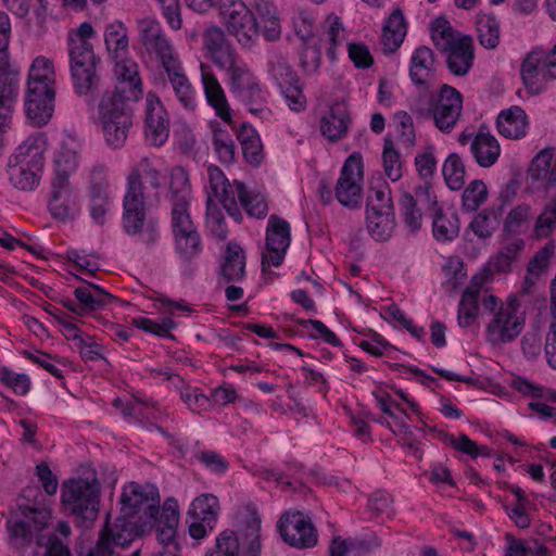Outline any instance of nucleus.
Returning a JSON list of instances; mask_svg holds the SVG:
<instances>
[{"instance_id":"9d476101","label":"nucleus","mask_w":556,"mask_h":556,"mask_svg":"<svg viewBox=\"0 0 556 556\" xmlns=\"http://www.w3.org/2000/svg\"><path fill=\"white\" fill-rule=\"evenodd\" d=\"M127 102L118 98L117 93H104L98 105V123L105 143L112 149L125 146L129 129L132 126V116L127 109Z\"/></svg>"},{"instance_id":"a878e982","label":"nucleus","mask_w":556,"mask_h":556,"mask_svg":"<svg viewBox=\"0 0 556 556\" xmlns=\"http://www.w3.org/2000/svg\"><path fill=\"white\" fill-rule=\"evenodd\" d=\"M20 92L17 68L0 71V130L9 127Z\"/></svg>"},{"instance_id":"6e6552de","label":"nucleus","mask_w":556,"mask_h":556,"mask_svg":"<svg viewBox=\"0 0 556 556\" xmlns=\"http://www.w3.org/2000/svg\"><path fill=\"white\" fill-rule=\"evenodd\" d=\"M101 484L97 471L91 467H81L77 478L62 484L61 502L66 510L80 521L92 522L99 514Z\"/></svg>"},{"instance_id":"0e129e2a","label":"nucleus","mask_w":556,"mask_h":556,"mask_svg":"<svg viewBox=\"0 0 556 556\" xmlns=\"http://www.w3.org/2000/svg\"><path fill=\"white\" fill-rule=\"evenodd\" d=\"M443 442L454 450L466 454L472 458L478 456H489L490 448L485 445L479 446L475 441H472L467 434L462 433L458 437L454 434L446 433L443 437Z\"/></svg>"},{"instance_id":"a211bd4d","label":"nucleus","mask_w":556,"mask_h":556,"mask_svg":"<svg viewBox=\"0 0 556 556\" xmlns=\"http://www.w3.org/2000/svg\"><path fill=\"white\" fill-rule=\"evenodd\" d=\"M362 179V156L352 154L344 162L336 186V198L342 205L356 207L361 203Z\"/></svg>"},{"instance_id":"c9c22d12","label":"nucleus","mask_w":556,"mask_h":556,"mask_svg":"<svg viewBox=\"0 0 556 556\" xmlns=\"http://www.w3.org/2000/svg\"><path fill=\"white\" fill-rule=\"evenodd\" d=\"M501 146L490 132H478L470 144V153L480 167L493 166L501 156Z\"/></svg>"},{"instance_id":"4d7b16f0","label":"nucleus","mask_w":556,"mask_h":556,"mask_svg":"<svg viewBox=\"0 0 556 556\" xmlns=\"http://www.w3.org/2000/svg\"><path fill=\"white\" fill-rule=\"evenodd\" d=\"M170 203L187 202L190 203L191 199V184L188 172L181 167L176 166L170 170Z\"/></svg>"},{"instance_id":"680f3d73","label":"nucleus","mask_w":556,"mask_h":556,"mask_svg":"<svg viewBox=\"0 0 556 556\" xmlns=\"http://www.w3.org/2000/svg\"><path fill=\"white\" fill-rule=\"evenodd\" d=\"M489 197V190L485 182L481 179H475L464 189L462 195L463 208L467 212H477L484 204Z\"/></svg>"},{"instance_id":"4468645a","label":"nucleus","mask_w":556,"mask_h":556,"mask_svg":"<svg viewBox=\"0 0 556 556\" xmlns=\"http://www.w3.org/2000/svg\"><path fill=\"white\" fill-rule=\"evenodd\" d=\"M290 243V224L277 215H270L266 227L265 250L262 253L263 270L280 266Z\"/></svg>"},{"instance_id":"f03ea898","label":"nucleus","mask_w":556,"mask_h":556,"mask_svg":"<svg viewBox=\"0 0 556 556\" xmlns=\"http://www.w3.org/2000/svg\"><path fill=\"white\" fill-rule=\"evenodd\" d=\"M157 491L152 485L130 482L123 488L121 495V516L114 525L106 523L100 532L94 552L87 556H112L123 552L138 535L136 522L130 519L143 514L144 522L156 519L160 508Z\"/></svg>"},{"instance_id":"49530a36","label":"nucleus","mask_w":556,"mask_h":556,"mask_svg":"<svg viewBox=\"0 0 556 556\" xmlns=\"http://www.w3.org/2000/svg\"><path fill=\"white\" fill-rule=\"evenodd\" d=\"M249 112L262 121H270L273 111L268 106L269 93L267 89L260 84L238 96Z\"/></svg>"},{"instance_id":"5701e85b","label":"nucleus","mask_w":556,"mask_h":556,"mask_svg":"<svg viewBox=\"0 0 556 556\" xmlns=\"http://www.w3.org/2000/svg\"><path fill=\"white\" fill-rule=\"evenodd\" d=\"M202 49L204 56L217 68L238 53L225 30L217 25H211L203 30Z\"/></svg>"},{"instance_id":"774afa93","label":"nucleus","mask_w":556,"mask_h":556,"mask_svg":"<svg viewBox=\"0 0 556 556\" xmlns=\"http://www.w3.org/2000/svg\"><path fill=\"white\" fill-rule=\"evenodd\" d=\"M432 230L438 241H452L459 232L457 216L455 214H438L433 220Z\"/></svg>"},{"instance_id":"bb28decb","label":"nucleus","mask_w":556,"mask_h":556,"mask_svg":"<svg viewBox=\"0 0 556 556\" xmlns=\"http://www.w3.org/2000/svg\"><path fill=\"white\" fill-rule=\"evenodd\" d=\"M251 10L256 22L257 38L262 34L267 41L279 39L281 23L275 3L271 0H254Z\"/></svg>"},{"instance_id":"dca6fc26","label":"nucleus","mask_w":556,"mask_h":556,"mask_svg":"<svg viewBox=\"0 0 556 556\" xmlns=\"http://www.w3.org/2000/svg\"><path fill=\"white\" fill-rule=\"evenodd\" d=\"M220 505L217 496L203 493L191 502L188 516L191 518L189 534L194 540H202L213 531L217 523Z\"/></svg>"},{"instance_id":"09e8293b","label":"nucleus","mask_w":556,"mask_h":556,"mask_svg":"<svg viewBox=\"0 0 556 556\" xmlns=\"http://www.w3.org/2000/svg\"><path fill=\"white\" fill-rule=\"evenodd\" d=\"M556 231V194L552 197L538 214L532 226V238L543 240Z\"/></svg>"},{"instance_id":"13d9d810","label":"nucleus","mask_w":556,"mask_h":556,"mask_svg":"<svg viewBox=\"0 0 556 556\" xmlns=\"http://www.w3.org/2000/svg\"><path fill=\"white\" fill-rule=\"evenodd\" d=\"M267 71L278 86L294 81V79L299 78L296 73L293 72L288 64L287 59L277 51L269 52Z\"/></svg>"},{"instance_id":"052dcab7","label":"nucleus","mask_w":556,"mask_h":556,"mask_svg":"<svg viewBox=\"0 0 556 556\" xmlns=\"http://www.w3.org/2000/svg\"><path fill=\"white\" fill-rule=\"evenodd\" d=\"M476 26L480 43L483 47L493 49L498 45L500 28L493 15L485 13L478 14Z\"/></svg>"},{"instance_id":"6e6d98bb","label":"nucleus","mask_w":556,"mask_h":556,"mask_svg":"<svg viewBox=\"0 0 556 556\" xmlns=\"http://www.w3.org/2000/svg\"><path fill=\"white\" fill-rule=\"evenodd\" d=\"M367 212H393L391 189L381 178L371 182Z\"/></svg>"},{"instance_id":"e433bc0d","label":"nucleus","mask_w":556,"mask_h":556,"mask_svg":"<svg viewBox=\"0 0 556 556\" xmlns=\"http://www.w3.org/2000/svg\"><path fill=\"white\" fill-rule=\"evenodd\" d=\"M407 34V23L403 12L394 10L382 27L381 46L384 52H395L403 43Z\"/></svg>"},{"instance_id":"7ed1b4c3","label":"nucleus","mask_w":556,"mask_h":556,"mask_svg":"<svg viewBox=\"0 0 556 556\" xmlns=\"http://www.w3.org/2000/svg\"><path fill=\"white\" fill-rule=\"evenodd\" d=\"M164 181L162 170L149 157L137 161L126 177L125 194L123 199L122 224L125 232L136 237L143 243L156 242L160 238L159 222L147 214L144 190L149 188L157 195Z\"/></svg>"},{"instance_id":"423d86ee","label":"nucleus","mask_w":556,"mask_h":556,"mask_svg":"<svg viewBox=\"0 0 556 556\" xmlns=\"http://www.w3.org/2000/svg\"><path fill=\"white\" fill-rule=\"evenodd\" d=\"M210 189L223 207L232 217L241 218L237 201L244 208L247 214L254 218H264L268 213L266 198L255 190H249L239 180L232 184L225 176L224 172L216 165H210L206 168Z\"/></svg>"},{"instance_id":"9b49d317","label":"nucleus","mask_w":556,"mask_h":556,"mask_svg":"<svg viewBox=\"0 0 556 556\" xmlns=\"http://www.w3.org/2000/svg\"><path fill=\"white\" fill-rule=\"evenodd\" d=\"M222 24L242 48L257 41L256 22L252 10L242 0H218Z\"/></svg>"},{"instance_id":"e2e57ef3","label":"nucleus","mask_w":556,"mask_h":556,"mask_svg":"<svg viewBox=\"0 0 556 556\" xmlns=\"http://www.w3.org/2000/svg\"><path fill=\"white\" fill-rule=\"evenodd\" d=\"M445 182L451 190H459L465 184V165L456 153L450 154L442 167Z\"/></svg>"},{"instance_id":"aec40b11","label":"nucleus","mask_w":556,"mask_h":556,"mask_svg":"<svg viewBox=\"0 0 556 556\" xmlns=\"http://www.w3.org/2000/svg\"><path fill=\"white\" fill-rule=\"evenodd\" d=\"M116 86L111 93H117L118 98L129 101H138L142 93V80L137 62L125 54L111 60Z\"/></svg>"},{"instance_id":"473e14b6","label":"nucleus","mask_w":556,"mask_h":556,"mask_svg":"<svg viewBox=\"0 0 556 556\" xmlns=\"http://www.w3.org/2000/svg\"><path fill=\"white\" fill-rule=\"evenodd\" d=\"M350 116L348 110L342 104H333L326 112L319 122L321 135L330 142H337L348 134Z\"/></svg>"},{"instance_id":"4be33fe9","label":"nucleus","mask_w":556,"mask_h":556,"mask_svg":"<svg viewBox=\"0 0 556 556\" xmlns=\"http://www.w3.org/2000/svg\"><path fill=\"white\" fill-rule=\"evenodd\" d=\"M239 527L240 554L242 556H258L263 541L261 534V518L255 508L247 507L245 511L237 515Z\"/></svg>"},{"instance_id":"58836bf2","label":"nucleus","mask_w":556,"mask_h":556,"mask_svg":"<svg viewBox=\"0 0 556 556\" xmlns=\"http://www.w3.org/2000/svg\"><path fill=\"white\" fill-rule=\"evenodd\" d=\"M237 139L242 149V155L247 163L258 166L264 160L263 143L257 130L248 123H242L237 130Z\"/></svg>"},{"instance_id":"5fc2aeb1","label":"nucleus","mask_w":556,"mask_h":556,"mask_svg":"<svg viewBox=\"0 0 556 556\" xmlns=\"http://www.w3.org/2000/svg\"><path fill=\"white\" fill-rule=\"evenodd\" d=\"M430 31L433 45L442 52L451 49L458 39L466 36L454 30L450 22L444 17H438L432 21Z\"/></svg>"},{"instance_id":"c03bdc74","label":"nucleus","mask_w":556,"mask_h":556,"mask_svg":"<svg viewBox=\"0 0 556 556\" xmlns=\"http://www.w3.org/2000/svg\"><path fill=\"white\" fill-rule=\"evenodd\" d=\"M166 75L181 105L189 111H194L197 108V94L185 74L182 64L166 72Z\"/></svg>"},{"instance_id":"a19ab883","label":"nucleus","mask_w":556,"mask_h":556,"mask_svg":"<svg viewBox=\"0 0 556 556\" xmlns=\"http://www.w3.org/2000/svg\"><path fill=\"white\" fill-rule=\"evenodd\" d=\"M212 138V149L222 164H232L237 157V147L231 134L219 123L212 122L210 124Z\"/></svg>"},{"instance_id":"cd10ccee","label":"nucleus","mask_w":556,"mask_h":556,"mask_svg":"<svg viewBox=\"0 0 556 556\" xmlns=\"http://www.w3.org/2000/svg\"><path fill=\"white\" fill-rule=\"evenodd\" d=\"M530 128L529 116L519 105L502 110L496 117V129L501 136L519 140L527 136Z\"/></svg>"},{"instance_id":"b1692460","label":"nucleus","mask_w":556,"mask_h":556,"mask_svg":"<svg viewBox=\"0 0 556 556\" xmlns=\"http://www.w3.org/2000/svg\"><path fill=\"white\" fill-rule=\"evenodd\" d=\"M200 70L201 83L207 103L214 109L216 116L232 126L235 124L232 110L219 80L208 65L201 64Z\"/></svg>"},{"instance_id":"79ce46f5","label":"nucleus","mask_w":556,"mask_h":556,"mask_svg":"<svg viewBox=\"0 0 556 556\" xmlns=\"http://www.w3.org/2000/svg\"><path fill=\"white\" fill-rule=\"evenodd\" d=\"M533 208L530 203L522 202L513 206L503 222V237H519L525 233L532 219Z\"/></svg>"},{"instance_id":"37998d69","label":"nucleus","mask_w":556,"mask_h":556,"mask_svg":"<svg viewBox=\"0 0 556 556\" xmlns=\"http://www.w3.org/2000/svg\"><path fill=\"white\" fill-rule=\"evenodd\" d=\"M245 274V253L236 242L230 241L225 251L220 275L226 281H240Z\"/></svg>"},{"instance_id":"412c9836","label":"nucleus","mask_w":556,"mask_h":556,"mask_svg":"<svg viewBox=\"0 0 556 556\" xmlns=\"http://www.w3.org/2000/svg\"><path fill=\"white\" fill-rule=\"evenodd\" d=\"M48 211L53 218L66 222L75 219L80 213L77 191L72 182H49Z\"/></svg>"},{"instance_id":"de8ad7c7","label":"nucleus","mask_w":556,"mask_h":556,"mask_svg":"<svg viewBox=\"0 0 556 556\" xmlns=\"http://www.w3.org/2000/svg\"><path fill=\"white\" fill-rule=\"evenodd\" d=\"M74 294L86 313L102 308L112 299L108 291L91 282L76 288Z\"/></svg>"},{"instance_id":"2f4dec72","label":"nucleus","mask_w":556,"mask_h":556,"mask_svg":"<svg viewBox=\"0 0 556 556\" xmlns=\"http://www.w3.org/2000/svg\"><path fill=\"white\" fill-rule=\"evenodd\" d=\"M381 545L380 540L375 535L364 538L334 536L329 546L330 556H361L376 553Z\"/></svg>"},{"instance_id":"f704fd0d","label":"nucleus","mask_w":556,"mask_h":556,"mask_svg":"<svg viewBox=\"0 0 556 556\" xmlns=\"http://www.w3.org/2000/svg\"><path fill=\"white\" fill-rule=\"evenodd\" d=\"M79 165V151L72 144L63 143L53 155L50 180L71 182V177L77 172Z\"/></svg>"},{"instance_id":"0eeeda50","label":"nucleus","mask_w":556,"mask_h":556,"mask_svg":"<svg viewBox=\"0 0 556 556\" xmlns=\"http://www.w3.org/2000/svg\"><path fill=\"white\" fill-rule=\"evenodd\" d=\"M46 139L42 135L28 136L10 157L8 178L21 191H34L41 182L46 159Z\"/></svg>"},{"instance_id":"c85d7f7f","label":"nucleus","mask_w":556,"mask_h":556,"mask_svg":"<svg viewBox=\"0 0 556 556\" xmlns=\"http://www.w3.org/2000/svg\"><path fill=\"white\" fill-rule=\"evenodd\" d=\"M218 70L226 73L229 89L233 94L239 96L260 84L257 77L239 53L223 64Z\"/></svg>"},{"instance_id":"3c124183","label":"nucleus","mask_w":556,"mask_h":556,"mask_svg":"<svg viewBox=\"0 0 556 556\" xmlns=\"http://www.w3.org/2000/svg\"><path fill=\"white\" fill-rule=\"evenodd\" d=\"M500 211H502V208ZM500 216L501 212H496L494 208L490 207L484 208L472 217L468 229L479 239H489L500 225Z\"/></svg>"},{"instance_id":"20e7f679","label":"nucleus","mask_w":556,"mask_h":556,"mask_svg":"<svg viewBox=\"0 0 556 556\" xmlns=\"http://www.w3.org/2000/svg\"><path fill=\"white\" fill-rule=\"evenodd\" d=\"M482 305L489 314L484 328V338L493 346H502L515 341L526 326V312L516 294H509L505 301L494 294H485Z\"/></svg>"},{"instance_id":"f8f14e48","label":"nucleus","mask_w":556,"mask_h":556,"mask_svg":"<svg viewBox=\"0 0 556 556\" xmlns=\"http://www.w3.org/2000/svg\"><path fill=\"white\" fill-rule=\"evenodd\" d=\"M137 26L146 51L160 62L165 73L182 64L159 21L144 17L137 22Z\"/></svg>"},{"instance_id":"393cba45","label":"nucleus","mask_w":556,"mask_h":556,"mask_svg":"<svg viewBox=\"0 0 556 556\" xmlns=\"http://www.w3.org/2000/svg\"><path fill=\"white\" fill-rule=\"evenodd\" d=\"M409 77L420 89L428 90L435 78V59L432 50L426 46L417 47L409 61Z\"/></svg>"},{"instance_id":"72a5a7b5","label":"nucleus","mask_w":556,"mask_h":556,"mask_svg":"<svg viewBox=\"0 0 556 556\" xmlns=\"http://www.w3.org/2000/svg\"><path fill=\"white\" fill-rule=\"evenodd\" d=\"M54 85L53 62L43 55L36 56L28 71L27 91H54Z\"/></svg>"},{"instance_id":"6ab92c4d","label":"nucleus","mask_w":556,"mask_h":556,"mask_svg":"<svg viewBox=\"0 0 556 556\" xmlns=\"http://www.w3.org/2000/svg\"><path fill=\"white\" fill-rule=\"evenodd\" d=\"M169 114L161 99L148 92L144 102V136L149 144L162 147L169 137Z\"/></svg>"},{"instance_id":"69168bd1","label":"nucleus","mask_w":556,"mask_h":556,"mask_svg":"<svg viewBox=\"0 0 556 556\" xmlns=\"http://www.w3.org/2000/svg\"><path fill=\"white\" fill-rule=\"evenodd\" d=\"M511 388L525 396L545 399L547 401L556 403V390L545 388L541 384L534 383L525 377L517 376L513 378Z\"/></svg>"},{"instance_id":"f3484780","label":"nucleus","mask_w":556,"mask_h":556,"mask_svg":"<svg viewBox=\"0 0 556 556\" xmlns=\"http://www.w3.org/2000/svg\"><path fill=\"white\" fill-rule=\"evenodd\" d=\"M463 110V97L455 88L443 85L437 100L431 103L428 114L442 132H451L456 126Z\"/></svg>"},{"instance_id":"603ef678","label":"nucleus","mask_w":556,"mask_h":556,"mask_svg":"<svg viewBox=\"0 0 556 556\" xmlns=\"http://www.w3.org/2000/svg\"><path fill=\"white\" fill-rule=\"evenodd\" d=\"M104 41L110 60L129 54L127 29L121 22H115L105 27Z\"/></svg>"},{"instance_id":"c756f323","label":"nucleus","mask_w":556,"mask_h":556,"mask_svg":"<svg viewBox=\"0 0 556 556\" xmlns=\"http://www.w3.org/2000/svg\"><path fill=\"white\" fill-rule=\"evenodd\" d=\"M484 275H475L464 290L458 303L457 320L460 327H470L479 315V299L484 285Z\"/></svg>"},{"instance_id":"f257e3e1","label":"nucleus","mask_w":556,"mask_h":556,"mask_svg":"<svg viewBox=\"0 0 556 556\" xmlns=\"http://www.w3.org/2000/svg\"><path fill=\"white\" fill-rule=\"evenodd\" d=\"M51 510L37 486H27L17 509L7 522L8 542L15 552H25L36 538L37 554L41 556H71L72 528L67 521H59L53 530H46Z\"/></svg>"},{"instance_id":"2eb2a0df","label":"nucleus","mask_w":556,"mask_h":556,"mask_svg":"<svg viewBox=\"0 0 556 556\" xmlns=\"http://www.w3.org/2000/svg\"><path fill=\"white\" fill-rule=\"evenodd\" d=\"M282 540L292 547L309 548L317 544L318 533L308 516L301 511H288L278 521Z\"/></svg>"},{"instance_id":"338daca9","label":"nucleus","mask_w":556,"mask_h":556,"mask_svg":"<svg viewBox=\"0 0 556 556\" xmlns=\"http://www.w3.org/2000/svg\"><path fill=\"white\" fill-rule=\"evenodd\" d=\"M179 391L181 401L188 408L197 414L207 412L211 408V400L198 388L190 387L184 381V384L175 387Z\"/></svg>"},{"instance_id":"7c9ffc66","label":"nucleus","mask_w":556,"mask_h":556,"mask_svg":"<svg viewBox=\"0 0 556 556\" xmlns=\"http://www.w3.org/2000/svg\"><path fill=\"white\" fill-rule=\"evenodd\" d=\"M55 91H26L25 113L34 126L41 127L52 117Z\"/></svg>"},{"instance_id":"4c0bfd02","label":"nucleus","mask_w":556,"mask_h":556,"mask_svg":"<svg viewBox=\"0 0 556 556\" xmlns=\"http://www.w3.org/2000/svg\"><path fill=\"white\" fill-rule=\"evenodd\" d=\"M447 53V67L457 76H464L472 66L473 46L469 36L462 37L451 49L445 50Z\"/></svg>"},{"instance_id":"864d4df0","label":"nucleus","mask_w":556,"mask_h":556,"mask_svg":"<svg viewBox=\"0 0 556 556\" xmlns=\"http://www.w3.org/2000/svg\"><path fill=\"white\" fill-rule=\"evenodd\" d=\"M394 228V212H367V229L375 240L387 241Z\"/></svg>"},{"instance_id":"ddd939ff","label":"nucleus","mask_w":556,"mask_h":556,"mask_svg":"<svg viewBox=\"0 0 556 556\" xmlns=\"http://www.w3.org/2000/svg\"><path fill=\"white\" fill-rule=\"evenodd\" d=\"M520 76L526 89L538 94L549 80L556 79V45L549 51L535 49L523 59Z\"/></svg>"},{"instance_id":"a18cd8bd","label":"nucleus","mask_w":556,"mask_h":556,"mask_svg":"<svg viewBox=\"0 0 556 556\" xmlns=\"http://www.w3.org/2000/svg\"><path fill=\"white\" fill-rule=\"evenodd\" d=\"M176 254L184 261H191L199 256L203 250L200 232L195 227L173 232Z\"/></svg>"},{"instance_id":"8fccbe9b","label":"nucleus","mask_w":556,"mask_h":556,"mask_svg":"<svg viewBox=\"0 0 556 556\" xmlns=\"http://www.w3.org/2000/svg\"><path fill=\"white\" fill-rule=\"evenodd\" d=\"M214 199L215 197L208 188L205 225L211 236L218 241H224L228 236L227 224L223 211L217 204L219 202L217 200L215 202Z\"/></svg>"},{"instance_id":"39448f33","label":"nucleus","mask_w":556,"mask_h":556,"mask_svg":"<svg viewBox=\"0 0 556 556\" xmlns=\"http://www.w3.org/2000/svg\"><path fill=\"white\" fill-rule=\"evenodd\" d=\"M93 36L94 29L88 22L81 23L67 35L71 74L78 96L91 94L100 86V76L97 73L99 60L90 42Z\"/></svg>"},{"instance_id":"ea45409f","label":"nucleus","mask_w":556,"mask_h":556,"mask_svg":"<svg viewBox=\"0 0 556 556\" xmlns=\"http://www.w3.org/2000/svg\"><path fill=\"white\" fill-rule=\"evenodd\" d=\"M503 245L501 250L490 258V270L495 273H506L510 270L511 265L516 262L522 250L525 249V240L520 237H503Z\"/></svg>"},{"instance_id":"1a4fd4ad","label":"nucleus","mask_w":556,"mask_h":556,"mask_svg":"<svg viewBox=\"0 0 556 556\" xmlns=\"http://www.w3.org/2000/svg\"><path fill=\"white\" fill-rule=\"evenodd\" d=\"M383 416L377 421L387 427L395 435L410 432V417L419 415L420 407L409 393L383 386H377L371 392Z\"/></svg>"},{"instance_id":"bf43d9fd","label":"nucleus","mask_w":556,"mask_h":556,"mask_svg":"<svg viewBox=\"0 0 556 556\" xmlns=\"http://www.w3.org/2000/svg\"><path fill=\"white\" fill-rule=\"evenodd\" d=\"M382 164L386 176L392 181H397L403 176V162L400 152L395 149L390 138H384L382 150Z\"/></svg>"}]
</instances>
